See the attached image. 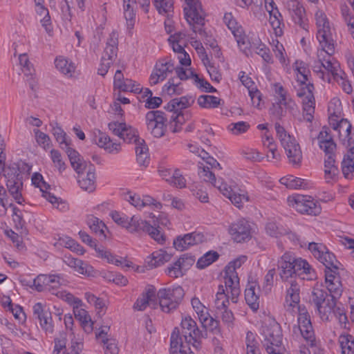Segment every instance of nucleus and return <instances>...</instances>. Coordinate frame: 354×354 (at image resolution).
Instances as JSON below:
<instances>
[{
    "instance_id": "nucleus-1",
    "label": "nucleus",
    "mask_w": 354,
    "mask_h": 354,
    "mask_svg": "<svg viewBox=\"0 0 354 354\" xmlns=\"http://www.w3.org/2000/svg\"><path fill=\"white\" fill-rule=\"evenodd\" d=\"M279 275L283 281H288L297 277L301 282L304 274H308L312 279V268L308 263L301 258H296L292 253L286 252L277 261Z\"/></svg>"
},
{
    "instance_id": "nucleus-2",
    "label": "nucleus",
    "mask_w": 354,
    "mask_h": 354,
    "mask_svg": "<svg viewBox=\"0 0 354 354\" xmlns=\"http://www.w3.org/2000/svg\"><path fill=\"white\" fill-rule=\"evenodd\" d=\"M185 6L184 7V13L185 19L195 33H198L201 36H206L205 44L219 53L216 41L208 37L203 29L205 25V11L202 8L201 3L199 0H185Z\"/></svg>"
},
{
    "instance_id": "nucleus-3",
    "label": "nucleus",
    "mask_w": 354,
    "mask_h": 354,
    "mask_svg": "<svg viewBox=\"0 0 354 354\" xmlns=\"http://www.w3.org/2000/svg\"><path fill=\"white\" fill-rule=\"evenodd\" d=\"M274 127L277 136L285 149L289 162L294 166H299L302 159V152L299 143L279 122L275 123Z\"/></svg>"
},
{
    "instance_id": "nucleus-4",
    "label": "nucleus",
    "mask_w": 354,
    "mask_h": 354,
    "mask_svg": "<svg viewBox=\"0 0 354 354\" xmlns=\"http://www.w3.org/2000/svg\"><path fill=\"white\" fill-rule=\"evenodd\" d=\"M315 17L317 27V38L322 50L328 56H331L335 52V43L329 21L326 14L322 10H317Z\"/></svg>"
},
{
    "instance_id": "nucleus-5",
    "label": "nucleus",
    "mask_w": 354,
    "mask_h": 354,
    "mask_svg": "<svg viewBox=\"0 0 354 354\" xmlns=\"http://www.w3.org/2000/svg\"><path fill=\"white\" fill-rule=\"evenodd\" d=\"M184 295V290L179 286L160 289L157 293V297L162 311L170 313L175 310L182 301Z\"/></svg>"
},
{
    "instance_id": "nucleus-6",
    "label": "nucleus",
    "mask_w": 354,
    "mask_h": 354,
    "mask_svg": "<svg viewBox=\"0 0 354 354\" xmlns=\"http://www.w3.org/2000/svg\"><path fill=\"white\" fill-rule=\"evenodd\" d=\"M263 346L268 353H272L283 347V334L281 326L275 321L271 322L263 330Z\"/></svg>"
},
{
    "instance_id": "nucleus-7",
    "label": "nucleus",
    "mask_w": 354,
    "mask_h": 354,
    "mask_svg": "<svg viewBox=\"0 0 354 354\" xmlns=\"http://www.w3.org/2000/svg\"><path fill=\"white\" fill-rule=\"evenodd\" d=\"M180 326L184 337L185 343L192 345L196 350L199 349L201 346V339L205 337V335L201 331L196 322L190 317H185L182 319Z\"/></svg>"
},
{
    "instance_id": "nucleus-8",
    "label": "nucleus",
    "mask_w": 354,
    "mask_h": 354,
    "mask_svg": "<svg viewBox=\"0 0 354 354\" xmlns=\"http://www.w3.org/2000/svg\"><path fill=\"white\" fill-rule=\"evenodd\" d=\"M126 228L131 233H147L151 238L159 243H162L165 241V237L159 230V227H156V224L154 226L151 225L149 222L142 220L138 216H133L129 221Z\"/></svg>"
},
{
    "instance_id": "nucleus-9",
    "label": "nucleus",
    "mask_w": 354,
    "mask_h": 354,
    "mask_svg": "<svg viewBox=\"0 0 354 354\" xmlns=\"http://www.w3.org/2000/svg\"><path fill=\"white\" fill-rule=\"evenodd\" d=\"M126 228L131 233H147L151 238L159 243H162L165 241V237L159 230V227H156V224L154 226L151 225L149 222L142 220L138 216H133L129 221Z\"/></svg>"
},
{
    "instance_id": "nucleus-10",
    "label": "nucleus",
    "mask_w": 354,
    "mask_h": 354,
    "mask_svg": "<svg viewBox=\"0 0 354 354\" xmlns=\"http://www.w3.org/2000/svg\"><path fill=\"white\" fill-rule=\"evenodd\" d=\"M288 203L289 206L292 207L301 214L308 215H318L322 209L319 203L309 196L296 195L289 196Z\"/></svg>"
},
{
    "instance_id": "nucleus-11",
    "label": "nucleus",
    "mask_w": 354,
    "mask_h": 354,
    "mask_svg": "<svg viewBox=\"0 0 354 354\" xmlns=\"http://www.w3.org/2000/svg\"><path fill=\"white\" fill-rule=\"evenodd\" d=\"M109 129L115 136H118L127 143H144L145 140L140 139L138 131L132 127L124 122H111L108 124Z\"/></svg>"
},
{
    "instance_id": "nucleus-12",
    "label": "nucleus",
    "mask_w": 354,
    "mask_h": 354,
    "mask_svg": "<svg viewBox=\"0 0 354 354\" xmlns=\"http://www.w3.org/2000/svg\"><path fill=\"white\" fill-rule=\"evenodd\" d=\"M284 7L288 10L295 24L308 31V24L306 10L299 0H282Z\"/></svg>"
},
{
    "instance_id": "nucleus-13",
    "label": "nucleus",
    "mask_w": 354,
    "mask_h": 354,
    "mask_svg": "<svg viewBox=\"0 0 354 354\" xmlns=\"http://www.w3.org/2000/svg\"><path fill=\"white\" fill-rule=\"evenodd\" d=\"M145 118L147 129L156 138L162 137L165 131L164 113L160 111H150Z\"/></svg>"
},
{
    "instance_id": "nucleus-14",
    "label": "nucleus",
    "mask_w": 354,
    "mask_h": 354,
    "mask_svg": "<svg viewBox=\"0 0 354 354\" xmlns=\"http://www.w3.org/2000/svg\"><path fill=\"white\" fill-rule=\"evenodd\" d=\"M33 318L37 319L41 328L46 333L52 334L54 330L51 313L41 302L32 306Z\"/></svg>"
},
{
    "instance_id": "nucleus-15",
    "label": "nucleus",
    "mask_w": 354,
    "mask_h": 354,
    "mask_svg": "<svg viewBox=\"0 0 354 354\" xmlns=\"http://www.w3.org/2000/svg\"><path fill=\"white\" fill-rule=\"evenodd\" d=\"M175 69L173 62L169 59H162L158 62L150 76V83L156 85L159 81H163L168 74L171 73Z\"/></svg>"
},
{
    "instance_id": "nucleus-16",
    "label": "nucleus",
    "mask_w": 354,
    "mask_h": 354,
    "mask_svg": "<svg viewBox=\"0 0 354 354\" xmlns=\"http://www.w3.org/2000/svg\"><path fill=\"white\" fill-rule=\"evenodd\" d=\"M229 232L237 243L249 240L251 238V227L245 219H240L231 224Z\"/></svg>"
},
{
    "instance_id": "nucleus-17",
    "label": "nucleus",
    "mask_w": 354,
    "mask_h": 354,
    "mask_svg": "<svg viewBox=\"0 0 354 354\" xmlns=\"http://www.w3.org/2000/svg\"><path fill=\"white\" fill-rule=\"evenodd\" d=\"M351 124L346 119H342L334 130L338 131L340 142L346 148L354 145V132H351Z\"/></svg>"
},
{
    "instance_id": "nucleus-18",
    "label": "nucleus",
    "mask_w": 354,
    "mask_h": 354,
    "mask_svg": "<svg viewBox=\"0 0 354 354\" xmlns=\"http://www.w3.org/2000/svg\"><path fill=\"white\" fill-rule=\"evenodd\" d=\"M232 272L225 271V287L228 292L230 290V299L233 303H236L238 297L240 294L239 279L236 272H234L233 269H230Z\"/></svg>"
},
{
    "instance_id": "nucleus-19",
    "label": "nucleus",
    "mask_w": 354,
    "mask_h": 354,
    "mask_svg": "<svg viewBox=\"0 0 354 354\" xmlns=\"http://www.w3.org/2000/svg\"><path fill=\"white\" fill-rule=\"evenodd\" d=\"M109 328V326H102L100 331L95 333L96 339L105 346L104 354H118L116 340L108 337Z\"/></svg>"
},
{
    "instance_id": "nucleus-20",
    "label": "nucleus",
    "mask_w": 354,
    "mask_h": 354,
    "mask_svg": "<svg viewBox=\"0 0 354 354\" xmlns=\"http://www.w3.org/2000/svg\"><path fill=\"white\" fill-rule=\"evenodd\" d=\"M118 45V35L117 32L112 31L106 44V47L102 58L103 60L113 62L117 57Z\"/></svg>"
},
{
    "instance_id": "nucleus-21",
    "label": "nucleus",
    "mask_w": 354,
    "mask_h": 354,
    "mask_svg": "<svg viewBox=\"0 0 354 354\" xmlns=\"http://www.w3.org/2000/svg\"><path fill=\"white\" fill-rule=\"evenodd\" d=\"M274 92L277 95V101L281 104H284V106L290 112L294 111L297 109V105L292 98L289 97L287 91L280 83H275L272 85Z\"/></svg>"
},
{
    "instance_id": "nucleus-22",
    "label": "nucleus",
    "mask_w": 354,
    "mask_h": 354,
    "mask_svg": "<svg viewBox=\"0 0 354 354\" xmlns=\"http://www.w3.org/2000/svg\"><path fill=\"white\" fill-rule=\"evenodd\" d=\"M68 155L71 165L74 170L78 174H82L86 169V162L81 158L80 153L75 149L68 146H62Z\"/></svg>"
},
{
    "instance_id": "nucleus-23",
    "label": "nucleus",
    "mask_w": 354,
    "mask_h": 354,
    "mask_svg": "<svg viewBox=\"0 0 354 354\" xmlns=\"http://www.w3.org/2000/svg\"><path fill=\"white\" fill-rule=\"evenodd\" d=\"M335 151H325L326 158L324 160V173L325 178L328 182L330 180L333 179L339 174V170L335 165Z\"/></svg>"
},
{
    "instance_id": "nucleus-24",
    "label": "nucleus",
    "mask_w": 354,
    "mask_h": 354,
    "mask_svg": "<svg viewBox=\"0 0 354 354\" xmlns=\"http://www.w3.org/2000/svg\"><path fill=\"white\" fill-rule=\"evenodd\" d=\"M223 22L232 32L236 41L239 44L241 43L243 39V30L231 12H227L224 15Z\"/></svg>"
},
{
    "instance_id": "nucleus-25",
    "label": "nucleus",
    "mask_w": 354,
    "mask_h": 354,
    "mask_svg": "<svg viewBox=\"0 0 354 354\" xmlns=\"http://www.w3.org/2000/svg\"><path fill=\"white\" fill-rule=\"evenodd\" d=\"M290 287L287 289L286 300L291 306H295L300 301V285L297 277L289 279Z\"/></svg>"
},
{
    "instance_id": "nucleus-26",
    "label": "nucleus",
    "mask_w": 354,
    "mask_h": 354,
    "mask_svg": "<svg viewBox=\"0 0 354 354\" xmlns=\"http://www.w3.org/2000/svg\"><path fill=\"white\" fill-rule=\"evenodd\" d=\"M317 139L319 140V146L324 151H335L336 144L334 142L330 131L328 127H323L322 130L319 132Z\"/></svg>"
},
{
    "instance_id": "nucleus-27",
    "label": "nucleus",
    "mask_w": 354,
    "mask_h": 354,
    "mask_svg": "<svg viewBox=\"0 0 354 354\" xmlns=\"http://www.w3.org/2000/svg\"><path fill=\"white\" fill-rule=\"evenodd\" d=\"M315 309L317 310L322 320L328 321L329 320L330 316H331L333 313H335L336 299H333L332 297H328V298H326L324 301L323 303L322 302Z\"/></svg>"
},
{
    "instance_id": "nucleus-28",
    "label": "nucleus",
    "mask_w": 354,
    "mask_h": 354,
    "mask_svg": "<svg viewBox=\"0 0 354 354\" xmlns=\"http://www.w3.org/2000/svg\"><path fill=\"white\" fill-rule=\"evenodd\" d=\"M194 102V99L192 96H183L171 100L165 108L170 112H176L190 106Z\"/></svg>"
},
{
    "instance_id": "nucleus-29",
    "label": "nucleus",
    "mask_w": 354,
    "mask_h": 354,
    "mask_svg": "<svg viewBox=\"0 0 354 354\" xmlns=\"http://www.w3.org/2000/svg\"><path fill=\"white\" fill-rule=\"evenodd\" d=\"M255 288V283H249L245 290V301L254 311L257 310L259 307V297L256 293Z\"/></svg>"
},
{
    "instance_id": "nucleus-30",
    "label": "nucleus",
    "mask_w": 354,
    "mask_h": 354,
    "mask_svg": "<svg viewBox=\"0 0 354 354\" xmlns=\"http://www.w3.org/2000/svg\"><path fill=\"white\" fill-rule=\"evenodd\" d=\"M155 297V288L153 286H149L146 291L143 292L136 300L133 305V308L138 310H144L147 306L153 300Z\"/></svg>"
},
{
    "instance_id": "nucleus-31",
    "label": "nucleus",
    "mask_w": 354,
    "mask_h": 354,
    "mask_svg": "<svg viewBox=\"0 0 354 354\" xmlns=\"http://www.w3.org/2000/svg\"><path fill=\"white\" fill-rule=\"evenodd\" d=\"M78 183L81 189L92 192L95 189V174L93 166H91L85 177L79 176Z\"/></svg>"
},
{
    "instance_id": "nucleus-32",
    "label": "nucleus",
    "mask_w": 354,
    "mask_h": 354,
    "mask_svg": "<svg viewBox=\"0 0 354 354\" xmlns=\"http://www.w3.org/2000/svg\"><path fill=\"white\" fill-rule=\"evenodd\" d=\"M97 144L100 147L104 148L109 153H118L120 150V145L113 142L110 137L104 133L99 132Z\"/></svg>"
},
{
    "instance_id": "nucleus-33",
    "label": "nucleus",
    "mask_w": 354,
    "mask_h": 354,
    "mask_svg": "<svg viewBox=\"0 0 354 354\" xmlns=\"http://www.w3.org/2000/svg\"><path fill=\"white\" fill-rule=\"evenodd\" d=\"M184 337L179 328L175 327L170 337V353L171 354H177L180 348L184 349Z\"/></svg>"
},
{
    "instance_id": "nucleus-34",
    "label": "nucleus",
    "mask_w": 354,
    "mask_h": 354,
    "mask_svg": "<svg viewBox=\"0 0 354 354\" xmlns=\"http://www.w3.org/2000/svg\"><path fill=\"white\" fill-rule=\"evenodd\" d=\"M171 259V255L165 250H159L151 254V259L148 261L151 268H156L168 262Z\"/></svg>"
},
{
    "instance_id": "nucleus-35",
    "label": "nucleus",
    "mask_w": 354,
    "mask_h": 354,
    "mask_svg": "<svg viewBox=\"0 0 354 354\" xmlns=\"http://www.w3.org/2000/svg\"><path fill=\"white\" fill-rule=\"evenodd\" d=\"M293 68L294 70L297 71V83L304 84L308 80V77L310 75V71L306 63L303 61L297 60L293 64Z\"/></svg>"
},
{
    "instance_id": "nucleus-36",
    "label": "nucleus",
    "mask_w": 354,
    "mask_h": 354,
    "mask_svg": "<svg viewBox=\"0 0 354 354\" xmlns=\"http://www.w3.org/2000/svg\"><path fill=\"white\" fill-rule=\"evenodd\" d=\"M318 260L325 266L326 269L330 270L334 272L339 269V261L336 259L335 256L326 248Z\"/></svg>"
},
{
    "instance_id": "nucleus-37",
    "label": "nucleus",
    "mask_w": 354,
    "mask_h": 354,
    "mask_svg": "<svg viewBox=\"0 0 354 354\" xmlns=\"http://www.w3.org/2000/svg\"><path fill=\"white\" fill-rule=\"evenodd\" d=\"M338 342L342 354H354V337L351 335H341Z\"/></svg>"
},
{
    "instance_id": "nucleus-38",
    "label": "nucleus",
    "mask_w": 354,
    "mask_h": 354,
    "mask_svg": "<svg viewBox=\"0 0 354 354\" xmlns=\"http://www.w3.org/2000/svg\"><path fill=\"white\" fill-rule=\"evenodd\" d=\"M303 116L306 121L311 122L314 118L315 100L310 95V100H303Z\"/></svg>"
},
{
    "instance_id": "nucleus-39",
    "label": "nucleus",
    "mask_w": 354,
    "mask_h": 354,
    "mask_svg": "<svg viewBox=\"0 0 354 354\" xmlns=\"http://www.w3.org/2000/svg\"><path fill=\"white\" fill-rule=\"evenodd\" d=\"M55 64L56 68L64 75L72 76V74L75 72V67L74 64L62 57L56 58Z\"/></svg>"
},
{
    "instance_id": "nucleus-40",
    "label": "nucleus",
    "mask_w": 354,
    "mask_h": 354,
    "mask_svg": "<svg viewBox=\"0 0 354 354\" xmlns=\"http://www.w3.org/2000/svg\"><path fill=\"white\" fill-rule=\"evenodd\" d=\"M221 99L214 96L203 95L198 98V104L202 108L214 109L221 104Z\"/></svg>"
},
{
    "instance_id": "nucleus-41",
    "label": "nucleus",
    "mask_w": 354,
    "mask_h": 354,
    "mask_svg": "<svg viewBox=\"0 0 354 354\" xmlns=\"http://www.w3.org/2000/svg\"><path fill=\"white\" fill-rule=\"evenodd\" d=\"M279 181L282 185L289 189H301L306 185L303 179L295 177L292 175L282 177Z\"/></svg>"
},
{
    "instance_id": "nucleus-42",
    "label": "nucleus",
    "mask_w": 354,
    "mask_h": 354,
    "mask_svg": "<svg viewBox=\"0 0 354 354\" xmlns=\"http://www.w3.org/2000/svg\"><path fill=\"white\" fill-rule=\"evenodd\" d=\"M180 82L176 81V78L172 77L169 80L167 84L162 87V93L170 96L173 95H180L183 93V88L180 86Z\"/></svg>"
},
{
    "instance_id": "nucleus-43",
    "label": "nucleus",
    "mask_w": 354,
    "mask_h": 354,
    "mask_svg": "<svg viewBox=\"0 0 354 354\" xmlns=\"http://www.w3.org/2000/svg\"><path fill=\"white\" fill-rule=\"evenodd\" d=\"M219 254L216 251H209L202 256L197 261L196 266L199 269H203L216 261Z\"/></svg>"
},
{
    "instance_id": "nucleus-44",
    "label": "nucleus",
    "mask_w": 354,
    "mask_h": 354,
    "mask_svg": "<svg viewBox=\"0 0 354 354\" xmlns=\"http://www.w3.org/2000/svg\"><path fill=\"white\" fill-rule=\"evenodd\" d=\"M328 293L318 287H315L312 291L310 301L312 304H314L315 308L324 302L326 298H328Z\"/></svg>"
},
{
    "instance_id": "nucleus-45",
    "label": "nucleus",
    "mask_w": 354,
    "mask_h": 354,
    "mask_svg": "<svg viewBox=\"0 0 354 354\" xmlns=\"http://www.w3.org/2000/svg\"><path fill=\"white\" fill-rule=\"evenodd\" d=\"M245 344L247 347L246 354H254L260 352L256 335L251 331H248L246 334Z\"/></svg>"
},
{
    "instance_id": "nucleus-46",
    "label": "nucleus",
    "mask_w": 354,
    "mask_h": 354,
    "mask_svg": "<svg viewBox=\"0 0 354 354\" xmlns=\"http://www.w3.org/2000/svg\"><path fill=\"white\" fill-rule=\"evenodd\" d=\"M281 17V14L276 8L274 13L270 15V23L274 30V34L277 37H280L283 35V29L281 25H284L281 23L280 18Z\"/></svg>"
},
{
    "instance_id": "nucleus-47",
    "label": "nucleus",
    "mask_w": 354,
    "mask_h": 354,
    "mask_svg": "<svg viewBox=\"0 0 354 354\" xmlns=\"http://www.w3.org/2000/svg\"><path fill=\"white\" fill-rule=\"evenodd\" d=\"M51 280L50 274H39L33 280L32 286L38 292H42L48 290Z\"/></svg>"
},
{
    "instance_id": "nucleus-48",
    "label": "nucleus",
    "mask_w": 354,
    "mask_h": 354,
    "mask_svg": "<svg viewBox=\"0 0 354 354\" xmlns=\"http://www.w3.org/2000/svg\"><path fill=\"white\" fill-rule=\"evenodd\" d=\"M172 46L173 50L179 53L180 55L178 57L180 63L183 66H189L191 64V59L189 54L185 50L184 48L178 42H169Z\"/></svg>"
},
{
    "instance_id": "nucleus-49",
    "label": "nucleus",
    "mask_w": 354,
    "mask_h": 354,
    "mask_svg": "<svg viewBox=\"0 0 354 354\" xmlns=\"http://www.w3.org/2000/svg\"><path fill=\"white\" fill-rule=\"evenodd\" d=\"M87 224L93 232L100 235H104V230L106 229L104 223L98 218L93 216H90L88 218Z\"/></svg>"
},
{
    "instance_id": "nucleus-50",
    "label": "nucleus",
    "mask_w": 354,
    "mask_h": 354,
    "mask_svg": "<svg viewBox=\"0 0 354 354\" xmlns=\"http://www.w3.org/2000/svg\"><path fill=\"white\" fill-rule=\"evenodd\" d=\"M299 88L297 91V96L299 97H302L303 100H310V95L314 96L313 91L314 86L309 81H306L304 84L298 83Z\"/></svg>"
},
{
    "instance_id": "nucleus-51",
    "label": "nucleus",
    "mask_w": 354,
    "mask_h": 354,
    "mask_svg": "<svg viewBox=\"0 0 354 354\" xmlns=\"http://www.w3.org/2000/svg\"><path fill=\"white\" fill-rule=\"evenodd\" d=\"M287 111L288 110L286 109L284 104H281L280 102H275L272 104L269 113L275 119L281 120L283 117L286 116Z\"/></svg>"
},
{
    "instance_id": "nucleus-52",
    "label": "nucleus",
    "mask_w": 354,
    "mask_h": 354,
    "mask_svg": "<svg viewBox=\"0 0 354 354\" xmlns=\"http://www.w3.org/2000/svg\"><path fill=\"white\" fill-rule=\"evenodd\" d=\"M250 128V124L247 122L241 121L231 123L228 125L227 129L234 135H240L245 133Z\"/></svg>"
},
{
    "instance_id": "nucleus-53",
    "label": "nucleus",
    "mask_w": 354,
    "mask_h": 354,
    "mask_svg": "<svg viewBox=\"0 0 354 354\" xmlns=\"http://www.w3.org/2000/svg\"><path fill=\"white\" fill-rule=\"evenodd\" d=\"M183 263V260H177L175 263H174L171 266H169L166 270V273L170 277L173 278H178L179 277H182L183 273L182 270L183 267L182 264Z\"/></svg>"
},
{
    "instance_id": "nucleus-54",
    "label": "nucleus",
    "mask_w": 354,
    "mask_h": 354,
    "mask_svg": "<svg viewBox=\"0 0 354 354\" xmlns=\"http://www.w3.org/2000/svg\"><path fill=\"white\" fill-rule=\"evenodd\" d=\"M53 134L55 136L56 140L59 143L60 146H68L71 144V140H68L66 138V133L64 130L58 127H54L53 128Z\"/></svg>"
},
{
    "instance_id": "nucleus-55",
    "label": "nucleus",
    "mask_w": 354,
    "mask_h": 354,
    "mask_svg": "<svg viewBox=\"0 0 354 354\" xmlns=\"http://www.w3.org/2000/svg\"><path fill=\"white\" fill-rule=\"evenodd\" d=\"M95 251L98 253V254L107 259L109 263H113L116 266H123L125 260H123L122 258L117 259L115 256H113L110 252L104 250L103 248H95Z\"/></svg>"
},
{
    "instance_id": "nucleus-56",
    "label": "nucleus",
    "mask_w": 354,
    "mask_h": 354,
    "mask_svg": "<svg viewBox=\"0 0 354 354\" xmlns=\"http://www.w3.org/2000/svg\"><path fill=\"white\" fill-rule=\"evenodd\" d=\"M342 171L346 178H351L352 173L354 171V160L348 158L344 156L342 162Z\"/></svg>"
},
{
    "instance_id": "nucleus-57",
    "label": "nucleus",
    "mask_w": 354,
    "mask_h": 354,
    "mask_svg": "<svg viewBox=\"0 0 354 354\" xmlns=\"http://www.w3.org/2000/svg\"><path fill=\"white\" fill-rule=\"evenodd\" d=\"M299 330L302 337L306 340V342H308L310 346H313L315 341V337L312 324L308 326L302 325V327L299 328Z\"/></svg>"
},
{
    "instance_id": "nucleus-58",
    "label": "nucleus",
    "mask_w": 354,
    "mask_h": 354,
    "mask_svg": "<svg viewBox=\"0 0 354 354\" xmlns=\"http://www.w3.org/2000/svg\"><path fill=\"white\" fill-rule=\"evenodd\" d=\"M326 288L330 292V294H328L329 296L332 297L333 299H337L341 296L342 289V283L339 280H336L334 282L326 284Z\"/></svg>"
},
{
    "instance_id": "nucleus-59",
    "label": "nucleus",
    "mask_w": 354,
    "mask_h": 354,
    "mask_svg": "<svg viewBox=\"0 0 354 354\" xmlns=\"http://www.w3.org/2000/svg\"><path fill=\"white\" fill-rule=\"evenodd\" d=\"M153 3L160 14L166 13L173 8L172 0H152Z\"/></svg>"
},
{
    "instance_id": "nucleus-60",
    "label": "nucleus",
    "mask_w": 354,
    "mask_h": 354,
    "mask_svg": "<svg viewBox=\"0 0 354 354\" xmlns=\"http://www.w3.org/2000/svg\"><path fill=\"white\" fill-rule=\"evenodd\" d=\"M67 342V334L66 332H61L59 336L55 339V348L53 354H59L60 351L66 348Z\"/></svg>"
},
{
    "instance_id": "nucleus-61",
    "label": "nucleus",
    "mask_w": 354,
    "mask_h": 354,
    "mask_svg": "<svg viewBox=\"0 0 354 354\" xmlns=\"http://www.w3.org/2000/svg\"><path fill=\"white\" fill-rule=\"evenodd\" d=\"M50 157L55 166L57 167L59 172H62L66 169V164L62 160V155L58 150L52 149L50 151Z\"/></svg>"
},
{
    "instance_id": "nucleus-62",
    "label": "nucleus",
    "mask_w": 354,
    "mask_h": 354,
    "mask_svg": "<svg viewBox=\"0 0 354 354\" xmlns=\"http://www.w3.org/2000/svg\"><path fill=\"white\" fill-rule=\"evenodd\" d=\"M169 183L176 187L183 188L186 186V180L180 173V171L178 169H176L172 174V177H171V180Z\"/></svg>"
},
{
    "instance_id": "nucleus-63",
    "label": "nucleus",
    "mask_w": 354,
    "mask_h": 354,
    "mask_svg": "<svg viewBox=\"0 0 354 354\" xmlns=\"http://www.w3.org/2000/svg\"><path fill=\"white\" fill-rule=\"evenodd\" d=\"M34 133L35 134L37 142L39 145L44 149H48L50 145V139L49 136L39 129H34Z\"/></svg>"
},
{
    "instance_id": "nucleus-64",
    "label": "nucleus",
    "mask_w": 354,
    "mask_h": 354,
    "mask_svg": "<svg viewBox=\"0 0 354 354\" xmlns=\"http://www.w3.org/2000/svg\"><path fill=\"white\" fill-rule=\"evenodd\" d=\"M241 153L246 160L252 162H260L263 159L261 154L253 149H246L242 150Z\"/></svg>"
}]
</instances>
